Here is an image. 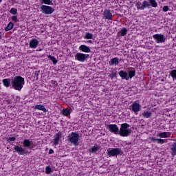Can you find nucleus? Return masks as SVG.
Wrapping results in <instances>:
<instances>
[{
  "label": "nucleus",
  "mask_w": 176,
  "mask_h": 176,
  "mask_svg": "<svg viewBox=\"0 0 176 176\" xmlns=\"http://www.w3.org/2000/svg\"><path fill=\"white\" fill-rule=\"evenodd\" d=\"M87 42V43H93V41L91 40H88Z\"/></svg>",
  "instance_id": "nucleus-43"
},
{
  "label": "nucleus",
  "mask_w": 176,
  "mask_h": 176,
  "mask_svg": "<svg viewBox=\"0 0 176 176\" xmlns=\"http://www.w3.org/2000/svg\"><path fill=\"white\" fill-rule=\"evenodd\" d=\"M76 61H79L80 63H85L87 58H89V54L78 52L74 55Z\"/></svg>",
  "instance_id": "nucleus-8"
},
{
  "label": "nucleus",
  "mask_w": 176,
  "mask_h": 176,
  "mask_svg": "<svg viewBox=\"0 0 176 176\" xmlns=\"http://www.w3.org/2000/svg\"><path fill=\"white\" fill-rule=\"evenodd\" d=\"M10 13L11 14H14V15L17 14V9H16L14 8H11L10 10Z\"/></svg>",
  "instance_id": "nucleus-39"
},
{
  "label": "nucleus",
  "mask_w": 176,
  "mask_h": 176,
  "mask_svg": "<svg viewBox=\"0 0 176 176\" xmlns=\"http://www.w3.org/2000/svg\"><path fill=\"white\" fill-rule=\"evenodd\" d=\"M0 39H2V32H0Z\"/></svg>",
  "instance_id": "nucleus-44"
},
{
  "label": "nucleus",
  "mask_w": 176,
  "mask_h": 176,
  "mask_svg": "<svg viewBox=\"0 0 176 176\" xmlns=\"http://www.w3.org/2000/svg\"><path fill=\"white\" fill-rule=\"evenodd\" d=\"M39 71H36L34 74V79L38 80L39 79Z\"/></svg>",
  "instance_id": "nucleus-38"
},
{
  "label": "nucleus",
  "mask_w": 176,
  "mask_h": 176,
  "mask_svg": "<svg viewBox=\"0 0 176 176\" xmlns=\"http://www.w3.org/2000/svg\"><path fill=\"white\" fill-rule=\"evenodd\" d=\"M153 38L156 41V43H164L166 37L162 34H155L153 35Z\"/></svg>",
  "instance_id": "nucleus-10"
},
{
  "label": "nucleus",
  "mask_w": 176,
  "mask_h": 176,
  "mask_svg": "<svg viewBox=\"0 0 176 176\" xmlns=\"http://www.w3.org/2000/svg\"><path fill=\"white\" fill-rule=\"evenodd\" d=\"M103 19L104 20H108L109 21H112L113 20V15L111 12V10L105 9L103 12Z\"/></svg>",
  "instance_id": "nucleus-12"
},
{
  "label": "nucleus",
  "mask_w": 176,
  "mask_h": 176,
  "mask_svg": "<svg viewBox=\"0 0 176 176\" xmlns=\"http://www.w3.org/2000/svg\"><path fill=\"white\" fill-rule=\"evenodd\" d=\"M62 114H63L64 116H69V115H71V110L68 109H63Z\"/></svg>",
  "instance_id": "nucleus-30"
},
{
  "label": "nucleus",
  "mask_w": 176,
  "mask_h": 176,
  "mask_svg": "<svg viewBox=\"0 0 176 176\" xmlns=\"http://www.w3.org/2000/svg\"><path fill=\"white\" fill-rule=\"evenodd\" d=\"M84 39H93V34L90 32H85Z\"/></svg>",
  "instance_id": "nucleus-33"
},
{
  "label": "nucleus",
  "mask_w": 176,
  "mask_h": 176,
  "mask_svg": "<svg viewBox=\"0 0 176 176\" xmlns=\"http://www.w3.org/2000/svg\"><path fill=\"white\" fill-rule=\"evenodd\" d=\"M49 153V155H53V153H54V150L50 148L49 150V153Z\"/></svg>",
  "instance_id": "nucleus-42"
},
{
  "label": "nucleus",
  "mask_w": 176,
  "mask_h": 176,
  "mask_svg": "<svg viewBox=\"0 0 176 176\" xmlns=\"http://www.w3.org/2000/svg\"><path fill=\"white\" fill-rule=\"evenodd\" d=\"M67 141L74 145V146H78L79 145V133L76 132H72L67 136Z\"/></svg>",
  "instance_id": "nucleus-3"
},
{
  "label": "nucleus",
  "mask_w": 176,
  "mask_h": 176,
  "mask_svg": "<svg viewBox=\"0 0 176 176\" xmlns=\"http://www.w3.org/2000/svg\"><path fill=\"white\" fill-rule=\"evenodd\" d=\"M6 140H7V142H8V144H10V145H12V142H13L14 141H16V136L9 137Z\"/></svg>",
  "instance_id": "nucleus-34"
},
{
  "label": "nucleus",
  "mask_w": 176,
  "mask_h": 176,
  "mask_svg": "<svg viewBox=\"0 0 176 176\" xmlns=\"http://www.w3.org/2000/svg\"><path fill=\"white\" fill-rule=\"evenodd\" d=\"M34 109H37L38 111H43V112H45V113L47 112V109L43 104L36 105L34 107Z\"/></svg>",
  "instance_id": "nucleus-22"
},
{
  "label": "nucleus",
  "mask_w": 176,
  "mask_h": 176,
  "mask_svg": "<svg viewBox=\"0 0 176 176\" xmlns=\"http://www.w3.org/2000/svg\"><path fill=\"white\" fill-rule=\"evenodd\" d=\"M158 137L160 138H168L171 137V132H162L159 133Z\"/></svg>",
  "instance_id": "nucleus-19"
},
{
  "label": "nucleus",
  "mask_w": 176,
  "mask_h": 176,
  "mask_svg": "<svg viewBox=\"0 0 176 176\" xmlns=\"http://www.w3.org/2000/svg\"><path fill=\"white\" fill-rule=\"evenodd\" d=\"M109 65H119V58L115 57L111 58V61L109 62Z\"/></svg>",
  "instance_id": "nucleus-21"
},
{
  "label": "nucleus",
  "mask_w": 176,
  "mask_h": 176,
  "mask_svg": "<svg viewBox=\"0 0 176 176\" xmlns=\"http://www.w3.org/2000/svg\"><path fill=\"white\" fill-rule=\"evenodd\" d=\"M127 28H122L118 34H120L121 36H126V35H127Z\"/></svg>",
  "instance_id": "nucleus-31"
},
{
  "label": "nucleus",
  "mask_w": 176,
  "mask_h": 176,
  "mask_svg": "<svg viewBox=\"0 0 176 176\" xmlns=\"http://www.w3.org/2000/svg\"><path fill=\"white\" fill-rule=\"evenodd\" d=\"M107 129L109 130V131H110V133H113V134H119V126H118L116 124H107Z\"/></svg>",
  "instance_id": "nucleus-11"
},
{
  "label": "nucleus",
  "mask_w": 176,
  "mask_h": 176,
  "mask_svg": "<svg viewBox=\"0 0 176 176\" xmlns=\"http://www.w3.org/2000/svg\"><path fill=\"white\" fill-rule=\"evenodd\" d=\"M119 76L122 79H125L126 80H129V76L127 72L121 70L118 72Z\"/></svg>",
  "instance_id": "nucleus-17"
},
{
  "label": "nucleus",
  "mask_w": 176,
  "mask_h": 176,
  "mask_svg": "<svg viewBox=\"0 0 176 176\" xmlns=\"http://www.w3.org/2000/svg\"><path fill=\"white\" fill-rule=\"evenodd\" d=\"M169 75L171 76L173 79H176V69L171 70L169 72Z\"/></svg>",
  "instance_id": "nucleus-35"
},
{
  "label": "nucleus",
  "mask_w": 176,
  "mask_h": 176,
  "mask_svg": "<svg viewBox=\"0 0 176 176\" xmlns=\"http://www.w3.org/2000/svg\"><path fill=\"white\" fill-rule=\"evenodd\" d=\"M32 141L30 140V139H24L23 142V145L25 148H30L31 151L34 148L33 146H31Z\"/></svg>",
  "instance_id": "nucleus-16"
},
{
  "label": "nucleus",
  "mask_w": 176,
  "mask_h": 176,
  "mask_svg": "<svg viewBox=\"0 0 176 176\" xmlns=\"http://www.w3.org/2000/svg\"><path fill=\"white\" fill-rule=\"evenodd\" d=\"M2 82L5 87H9L10 86V78H5L2 80Z\"/></svg>",
  "instance_id": "nucleus-26"
},
{
  "label": "nucleus",
  "mask_w": 176,
  "mask_h": 176,
  "mask_svg": "<svg viewBox=\"0 0 176 176\" xmlns=\"http://www.w3.org/2000/svg\"><path fill=\"white\" fill-rule=\"evenodd\" d=\"M131 69L128 72V78L129 79H132V78H134L135 76V69L134 67H130Z\"/></svg>",
  "instance_id": "nucleus-20"
},
{
  "label": "nucleus",
  "mask_w": 176,
  "mask_h": 176,
  "mask_svg": "<svg viewBox=\"0 0 176 176\" xmlns=\"http://www.w3.org/2000/svg\"><path fill=\"white\" fill-rule=\"evenodd\" d=\"M41 5H53V1L52 0H41Z\"/></svg>",
  "instance_id": "nucleus-32"
},
{
  "label": "nucleus",
  "mask_w": 176,
  "mask_h": 176,
  "mask_svg": "<svg viewBox=\"0 0 176 176\" xmlns=\"http://www.w3.org/2000/svg\"><path fill=\"white\" fill-rule=\"evenodd\" d=\"M142 115L143 118H145L146 119H149V118H152V112L146 110H144Z\"/></svg>",
  "instance_id": "nucleus-24"
},
{
  "label": "nucleus",
  "mask_w": 176,
  "mask_h": 176,
  "mask_svg": "<svg viewBox=\"0 0 176 176\" xmlns=\"http://www.w3.org/2000/svg\"><path fill=\"white\" fill-rule=\"evenodd\" d=\"M14 151L15 153H17L20 156H23L24 155H27L28 153V151L26 148H23L21 145H14Z\"/></svg>",
  "instance_id": "nucleus-5"
},
{
  "label": "nucleus",
  "mask_w": 176,
  "mask_h": 176,
  "mask_svg": "<svg viewBox=\"0 0 176 176\" xmlns=\"http://www.w3.org/2000/svg\"><path fill=\"white\" fill-rule=\"evenodd\" d=\"M14 27V24H13V22H10L7 27L5 28V31H10L12 30H13V28Z\"/></svg>",
  "instance_id": "nucleus-27"
},
{
  "label": "nucleus",
  "mask_w": 176,
  "mask_h": 176,
  "mask_svg": "<svg viewBox=\"0 0 176 176\" xmlns=\"http://www.w3.org/2000/svg\"><path fill=\"white\" fill-rule=\"evenodd\" d=\"M119 135L121 137H129L131 134V129H130V124L123 123L121 124L119 132Z\"/></svg>",
  "instance_id": "nucleus-2"
},
{
  "label": "nucleus",
  "mask_w": 176,
  "mask_h": 176,
  "mask_svg": "<svg viewBox=\"0 0 176 176\" xmlns=\"http://www.w3.org/2000/svg\"><path fill=\"white\" fill-rule=\"evenodd\" d=\"M129 109L131 110V112H134L135 115H138V112L141 111V104L138 101H135L129 106Z\"/></svg>",
  "instance_id": "nucleus-6"
},
{
  "label": "nucleus",
  "mask_w": 176,
  "mask_h": 176,
  "mask_svg": "<svg viewBox=\"0 0 176 176\" xmlns=\"http://www.w3.org/2000/svg\"><path fill=\"white\" fill-rule=\"evenodd\" d=\"M61 138H63V133L61 132L56 133L53 139L54 145H58L61 141Z\"/></svg>",
  "instance_id": "nucleus-13"
},
{
  "label": "nucleus",
  "mask_w": 176,
  "mask_h": 176,
  "mask_svg": "<svg viewBox=\"0 0 176 176\" xmlns=\"http://www.w3.org/2000/svg\"><path fill=\"white\" fill-rule=\"evenodd\" d=\"M40 9L43 14H52L54 12V8L53 7L46 5L41 6Z\"/></svg>",
  "instance_id": "nucleus-7"
},
{
  "label": "nucleus",
  "mask_w": 176,
  "mask_h": 176,
  "mask_svg": "<svg viewBox=\"0 0 176 176\" xmlns=\"http://www.w3.org/2000/svg\"><path fill=\"white\" fill-rule=\"evenodd\" d=\"M1 2H2V0H0V3H1Z\"/></svg>",
  "instance_id": "nucleus-46"
},
{
  "label": "nucleus",
  "mask_w": 176,
  "mask_h": 176,
  "mask_svg": "<svg viewBox=\"0 0 176 176\" xmlns=\"http://www.w3.org/2000/svg\"><path fill=\"white\" fill-rule=\"evenodd\" d=\"M11 85L14 90L21 91L23 87H24V85H25V80L23 77H21V76H17L12 80Z\"/></svg>",
  "instance_id": "nucleus-1"
},
{
  "label": "nucleus",
  "mask_w": 176,
  "mask_h": 176,
  "mask_svg": "<svg viewBox=\"0 0 176 176\" xmlns=\"http://www.w3.org/2000/svg\"><path fill=\"white\" fill-rule=\"evenodd\" d=\"M38 45H39V41L38 39L32 38L29 43V47L30 49H36L38 47Z\"/></svg>",
  "instance_id": "nucleus-14"
},
{
  "label": "nucleus",
  "mask_w": 176,
  "mask_h": 176,
  "mask_svg": "<svg viewBox=\"0 0 176 176\" xmlns=\"http://www.w3.org/2000/svg\"><path fill=\"white\" fill-rule=\"evenodd\" d=\"M151 7V4H149V1L144 0L142 2V4L141 5V3L138 2L136 3V8L138 9V10H144L145 9L150 8Z\"/></svg>",
  "instance_id": "nucleus-9"
},
{
  "label": "nucleus",
  "mask_w": 176,
  "mask_h": 176,
  "mask_svg": "<svg viewBox=\"0 0 176 176\" xmlns=\"http://www.w3.org/2000/svg\"><path fill=\"white\" fill-rule=\"evenodd\" d=\"M172 156H176V142H174L170 146Z\"/></svg>",
  "instance_id": "nucleus-25"
},
{
  "label": "nucleus",
  "mask_w": 176,
  "mask_h": 176,
  "mask_svg": "<svg viewBox=\"0 0 176 176\" xmlns=\"http://www.w3.org/2000/svg\"><path fill=\"white\" fill-rule=\"evenodd\" d=\"M110 72L111 73L109 74V78H111V79L114 78L116 76V75H118V73H116V72L111 71Z\"/></svg>",
  "instance_id": "nucleus-36"
},
{
  "label": "nucleus",
  "mask_w": 176,
  "mask_h": 176,
  "mask_svg": "<svg viewBox=\"0 0 176 176\" xmlns=\"http://www.w3.org/2000/svg\"><path fill=\"white\" fill-rule=\"evenodd\" d=\"M78 50L83 53H91V50L90 49V47H88L86 45H80Z\"/></svg>",
  "instance_id": "nucleus-15"
},
{
  "label": "nucleus",
  "mask_w": 176,
  "mask_h": 176,
  "mask_svg": "<svg viewBox=\"0 0 176 176\" xmlns=\"http://www.w3.org/2000/svg\"><path fill=\"white\" fill-rule=\"evenodd\" d=\"M52 171V167L50 166H47L45 168V174H51Z\"/></svg>",
  "instance_id": "nucleus-37"
},
{
  "label": "nucleus",
  "mask_w": 176,
  "mask_h": 176,
  "mask_svg": "<svg viewBox=\"0 0 176 176\" xmlns=\"http://www.w3.org/2000/svg\"><path fill=\"white\" fill-rule=\"evenodd\" d=\"M100 149V146L98 144H95L91 148H89V153H97L98 151Z\"/></svg>",
  "instance_id": "nucleus-23"
},
{
  "label": "nucleus",
  "mask_w": 176,
  "mask_h": 176,
  "mask_svg": "<svg viewBox=\"0 0 176 176\" xmlns=\"http://www.w3.org/2000/svg\"><path fill=\"white\" fill-rule=\"evenodd\" d=\"M148 3L152 8H157V2L156 0H148Z\"/></svg>",
  "instance_id": "nucleus-29"
},
{
  "label": "nucleus",
  "mask_w": 176,
  "mask_h": 176,
  "mask_svg": "<svg viewBox=\"0 0 176 176\" xmlns=\"http://www.w3.org/2000/svg\"><path fill=\"white\" fill-rule=\"evenodd\" d=\"M39 52H42V48H41V49L39 50Z\"/></svg>",
  "instance_id": "nucleus-45"
},
{
  "label": "nucleus",
  "mask_w": 176,
  "mask_h": 176,
  "mask_svg": "<svg viewBox=\"0 0 176 176\" xmlns=\"http://www.w3.org/2000/svg\"><path fill=\"white\" fill-rule=\"evenodd\" d=\"M109 157H115L119 155H123V151L120 148H109L107 151Z\"/></svg>",
  "instance_id": "nucleus-4"
},
{
  "label": "nucleus",
  "mask_w": 176,
  "mask_h": 176,
  "mask_svg": "<svg viewBox=\"0 0 176 176\" xmlns=\"http://www.w3.org/2000/svg\"><path fill=\"white\" fill-rule=\"evenodd\" d=\"M12 21H14V23H19V19H17V16H11Z\"/></svg>",
  "instance_id": "nucleus-40"
},
{
  "label": "nucleus",
  "mask_w": 176,
  "mask_h": 176,
  "mask_svg": "<svg viewBox=\"0 0 176 176\" xmlns=\"http://www.w3.org/2000/svg\"><path fill=\"white\" fill-rule=\"evenodd\" d=\"M150 140L151 142H156L157 144H160V145H163L164 144L165 140L163 139H157L155 137L150 138Z\"/></svg>",
  "instance_id": "nucleus-18"
},
{
  "label": "nucleus",
  "mask_w": 176,
  "mask_h": 176,
  "mask_svg": "<svg viewBox=\"0 0 176 176\" xmlns=\"http://www.w3.org/2000/svg\"><path fill=\"white\" fill-rule=\"evenodd\" d=\"M47 58H49V60H51V61H52V63H53V64H54V65H56V64H57V63H58V60H57V58H56V57H54L52 55H48Z\"/></svg>",
  "instance_id": "nucleus-28"
},
{
  "label": "nucleus",
  "mask_w": 176,
  "mask_h": 176,
  "mask_svg": "<svg viewBox=\"0 0 176 176\" xmlns=\"http://www.w3.org/2000/svg\"><path fill=\"white\" fill-rule=\"evenodd\" d=\"M163 12H168L170 10V8L168 6H165L162 8Z\"/></svg>",
  "instance_id": "nucleus-41"
}]
</instances>
